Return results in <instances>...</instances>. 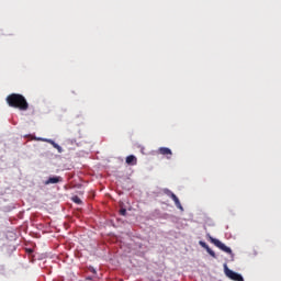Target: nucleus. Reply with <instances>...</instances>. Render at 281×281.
Listing matches in <instances>:
<instances>
[{
	"instance_id": "7ed1b4c3",
	"label": "nucleus",
	"mask_w": 281,
	"mask_h": 281,
	"mask_svg": "<svg viewBox=\"0 0 281 281\" xmlns=\"http://www.w3.org/2000/svg\"><path fill=\"white\" fill-rule=\"evenodd\" d=\"M209 240L210 243H212L213 245H215V247H217L218 249H221L222 251H225V254H231L232 255V248L227 247L225 244H223L221 240L209 236Z\"/></svg>"
},
{
	"instance_id": "f257e3e1",
	"label": "nucleus",
	"mask_w": 281,
	"mask_h": 281,
	"mask_svg": "<svg viewBox=\"0 0 281 281\" xmlns=\"http://www.w3.org/2000/svg\"><path fill=\"white\" fill-rule=\"evenodd\" d=\"M7 104L12 109H19V111H27L30 109V103L23 94L11 93L7 97Z\"/></svg>"
},
{
	"instance_id": "39448f33",
	"label": "nucleus",
	"mask_w": 281,
	"mask_h": 281,
	"mask_svg": "<svg viewBox=\"0 0 281 281\" xmlns=\"http://www.w3.org/2000/svg\"><path fill=\"white\" fill-rule=\"evenodd\" d=\"M158 154L164 155L167 159H172V150L168 147L158 148Z\"/></svg>"
},
{
	"instance_id": "9d476101",
	"label": "nucleus",
	"mask_w": 281,
	"mask_h": 281,
	"mask_svg": "<svg viewBox=\"0 0 281 281\" xmlns=\"http://www.w3.org/2000/svg\"><path fill=\"white\" fill-rule=\"evenodd\" d=\"M72 201L77 205H81L82 204V200H80V198L78 195L72 196Z\"/></svg>"
},
{
	"instance_id": "1a4fd4ad",
	"label": "nucleus",
	"mask_w": 281,
	"mask_h": 281,
	"mask_svg": "<svg viewBox=\"0 0 281 281\" xmlns=\"http://www.w3.org/2000/svg\"><path fill=\"white\" fill-rule=\"evenodd\" d=\"M45 142H47V144H50V146L55 147L58 153H63V147H60V145H58L53 139H45Z\"/></svg>"
},
{
	"instance_id": "f03ea898",
	"label": "nucleus",
	"mask_w": 281,
	"mask_h": 281,
	"mask_svg": "<svg viewBox=\"0 0 281 281\" xmlns=\"http://www.w3.org/2000/svg\"><path fill=\"white\" fill-rule=\"evenodd\" d=\"M224 273H225L226 278H229V280L245 281V279L243 278L241 274H239L238 272H234L233 270L228 269L227 263L224 265Z\"/></svg>"
},
{
	"instance_id": "6e6552de",
	"label": "nucleus",
	"mask_w": 281,
	"mask_h": 281,
	"mask_svg": "<svg viewBox=\"0 0 281 281\" xmlns=\"http://www.w3.org/2000/svg\"><path fill=\"white\" fill-rule=\"evenodd\" d=\"M125 161L127 166H137V157L133 155L127 156Z\"/></svg>"
},
{
	"instance_id": "f8f14e48",
	"label": "nucleus",
	"mask_w": 281,
	"mask_h": 281,
	"mask_svg": "<svg viewBox=\"0 0 281 281\" xmlns=\"http://www.w3.org/2000/svg\"><path fill=\"white\" fill-rule=\"evenodd\" d=\"M92 273H95V270H92Z\"/></svg>"
},
{
	"instance_id": "0eeeda50",
	"label": "nucleus",
	"mask_w": 281,
	"mask_h": 281,
	"mask_svg": "<svg viewBox=\"0 0 281 281\" xmlns=\"http://www.w3.org/2000/svg\"><path fill=\"white\" fill-rule=\"evenodd\" d=\"M60 181H63V178L60 176L57 177H50L47 179V181L45 182L46 186H49L52 183H60Z\"/></svg>"
},
{
	"instance_id": "423d86ee",
	"label": "nucleus",
	"mask_w": 281,
	"mask_h": 281,
	"mask_svg": "<svg viewBox=\"0 0 281 281\" xmlns=\"http://www.w3.org/2000/svg\"><path fill=\"white\" fill-rule=\"evenodd\" d=\"M200 245L203 247V249H205L207 251V254L212 258H216V252H214V250H212V248H210V246L207 244H205V241H200Z\"/></svg>"
},
{
	"instance_id": "9b49d317",
	"label": "nucleus",
	"mask_w": 281,
	"mask_h": 281,
	"mask_svg": "<svg viewBox=\"0 0 281 281\" xmlns=\"http://www.w3.org/2000/svg\"><path fill=\"white\" fill-rule=\"evenodd\" d=\"M120 214L121 216H126V209H121Z\"/></svg>"
},
{
	"instance_id": "20e7f679",
	"label": "nucleus",
	"mask_w": 281,
	"mask_h": 281,
	"mask_svg": "<svg viewBox=\"0 0 281 281\" xmlns=\"http://www.w3.org/2000/svg\"><path fill=\"white\" fill-rule=\"evenodd\" d=\"M164 192L167 194V196H170V199H172L176 207H178V210H181V212H183V205H181V201H179V198L177 196V194L170 191V189H164Z\"/></svg>"
}]
</instances>
